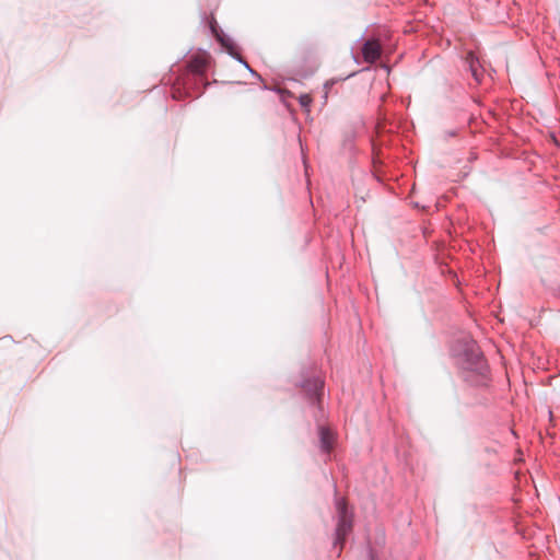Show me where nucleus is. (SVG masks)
Listing matches in <instances>:
<instances>
[{
	"instance_id": "7",
	"label": "nucleus",
	"mask_w": 560,
	"mask_h": 560,
	"mask_svg": "<svg viewBox=\"0 0 560 560\" xmlns=\"http://www.w3.org/2000/svg\"><path fill=\"white\" fill-rule=\"evenodd\" d=\"M465 66L469 70L476 83L479 84L483 78V69L478 57L472 51H468L466 54Z\"/></svg>"
},
{
	"instance_id": "10",
	"label": "nucleus",
	"mask_w": 560,
	"mask_h": 560,
	"mask_svg": "<svg viewBox=\"0 0 560 560\" xmlns=\"http://www.w3.org/2000/svg\"><path fill=\"white\" fill-rule=\"evenodd\" d=\"M555 295L560 298V285L555 289Z\"/></svg>"
},
{
	"instance_id": "1",
	"label": "nucleus",
	"mask_w": 560,
	"mask_h": 560,
	"mask_svg": "<svg viewBox=\"0 0 560 560\" xmlns=\"http://www.w3.org/2000/svg\"><path fill=\"white\" fill-rule=\"evenodd\" d=\"M452 353L466 382L475 386L485 384L488 364L474 339L468 337L458 339L452 348Z\"/></svg>"
},
{
	"instance_id": "5",
	"label": "nucleus",
	"mask_w": 560,
	"mask_h": 560,
	"mask_svg": "<svg viewBox=\"0 0 560 560\" xmlns=\"http://www.w3.org/2000/svg\"><path fill=\"white\" fill-rule=\"evenodd\" d=\"M301 387L305 392L308 402L317 406L318 410H323L324 381L318 377H310L301 383Z\"/></svg>"
},
{
	"instance_id": "6",
	"label": "nucleus",
	"mask_w": 560,
	"mask_h": 560,
	"mask_svg": "<svg viewBox=\"0 0 560 560\" xmlns=\"http://www.w3.org/2000/svg\"><path fill=\"white\" fill-rule=\"evenodd\" d=\"M362 56L364 61L369 63L375 62L381 58L383 48L378 39L368 38L362 45Z\"/></svg>"
},
{
	"instance_id": "9",
	"label": "nucleus",
	"mask_w": 560,
	"mask_h": 560,
	"mask_svg": "<svg viewBox=\"0 0 560 560\" xmlns=\"http://www.w3.org/2000/svg\"><path fill=\"white\" fill-rule=\"evenodd\" d=\"M312 102H313V100H312L311 95H308V94H302L299 97V103L303 108H308L311 106Z\"/></svg>"
},
{
	"instance_id": "11",
	"label": "nucleus",
	"mask_w": 560,
	"mask_h": 560,
	"mask_svg": "<svg viewBox=\"0 0 560 560\" xmlns=\"http://www.w3.org/2000/svg\"><path fill=\"white\" fill-rule=\"evenodd\" d=\"M381 67H382L386 72H389V67H388V65L383 63Z\"/></svg>"
},
{
	"instance_id": "2",
	"label": "nucleus",
	"mask_w": 560,
	"mask_h": 560,
	"mask_svg": "<svg viewBox=\"0 0 560 560\" xmlns=\"http://www.w3.org/2000/svg\"><path fill=\"white\" fill-rule=\"evenodd\" d=\"M207 62L202 58H195L189 62L190 77L183 80V89L188 96L198 97L206 86L205 72Z\"/></svg>"
},
{
	"instance_id": "12",
	"label": "nucleus",
	"mask_w": 560,
	"mask_h": 560,
	"mask_svg": "<svg viewBox=\"0 0 560 560\" xmlns=\"http://www.w3.org/2000/svg\"><path fill=\"white\" fill-rule=\"evenodd\" d=\"M371 560H375L373 557H371Z\"/></svg>"
},
{
	"instance_id": "4",
	"label": "nucleus",
	"mask_w": 560,
	"mask_h": 560,
	"mask_svg": "<svg viewBox=\"0 0 560 560\" xmlns=\"http://www.w3.org/2000/svg\"><path fill=\"white\" fill-rule=\"evenodd\" d=\"M210 31L213 37L217 39V42L222 46V48H224V50L233 59L242 63L252 73V75L261 80L260 74L257 73L254 69H252L250 66L246 62V60L238 54L234 40L219 27L215 21L210 23Z\"/></svg>"
},
{
	"instance_id": "8",
	"label": "nucleus",
	"mask_w": 560,
	"mask_h": 560,
	"mask_svg": "<svg viewBox=\"0 0 560 560\" xmlns=\"http://www.w3.org/2000/svg\"><path fill=\"white\" fill-rule=\"evenodd\" d=\"M318 435H319V447L322 452L329 454L334 447V434L329 428L319 425L318 427Z\"/></svg>"
},
{
	"instance_id": "3",
	"label": "nucleus",
	"mask_w": 560,
	"mask_h": 560,
	"mask_svg": "<svg viewBox=\"0 0 560 560\" xmlns=\"http://www.w3.org/2000/svg\"><path fill=\"white\" fill-rule=\"evenodd\" d=\"M338 522L335 529L334 547H339L338 556L343 548L346 538L352 529V513L343 499L336 500Z\"/></svg>"
}]
</instances>
